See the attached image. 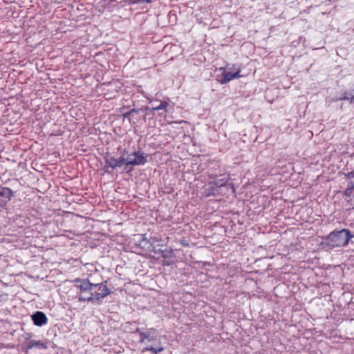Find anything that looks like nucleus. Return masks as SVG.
I'll use <instances>...</instances> for the list:
<instances>
[{"label": "nucleus", "instance_id": "obj_1", "mask_svg": "<svg viewBox=\"0 0 354 354\" xmlns=\"http://www.w3.org/2000/svg\"><path fill=\"white\" fill-rule=\"evenodd\" d=\"M75 286L78 290V300L87 301L94 305H101L102 299L110 295L111 290L106 286L107 281L93 283L88 279L77 278Z\"/></svg>", "mask_w": 354, "mask_h": 354}, {"label": "nucleus", "instance_id": "obj_2", "mask_svg": "<svg viewBox=\"0 0 354 354\" xmlns=\"http://www.w3.org/2000/svg\"><path fill=\"white\" fill-rule=\"evenodd\" d=\"M353 236L354 235L351 234L350 230L347 229L334 230L325 237L323 244L329 248L344 247Z\"/></svg>", "mask_w": 354, "mask_h": 354}, {"label": "nucleus", "instance_id": "obj_3", "mask_svg": "<svg viewBox=\"0 0 354 354\" xmlns=\"http://www.w3.org/2000/svg\"><path fill=\"white\" fill-rule=\"evenodd\" d=\"M221 176H223L222 178H218V176L217 174H209L208 176L212 180L209 183V185H214L218 188L230 185L232 188H234L232 184H229V181L230 180V176L228 174Z\"/></svg>", "mask_w": 354, "mask_h": 354}, {"label": "nucleus", "instance_id": "obj_4", "mask_svg": "<svg viewBox=\"0 0 354 354\" xmlns=\"http://www.w3.org/2000/svg\"><path fill=\"white\" fill-rule=\"evenodd\" d=\"M105 165L104 168L106 169V172L110 173L109 171V168H111L112 170L115 169L116 167H120L125 162V158L124 156H120L118 158H115L113 156L107 155L104 158Z\"/></svg>", "mask_w": 354, "mask_h": 354}, {"label": "nucleus", "instance_id": "obj_5", "mask_svg": "<svg viewBox=\"0 0 354 354\" xmlns=\"http://www.w3.org/2000/svg\"><path fill=\"white\" fill-rule=\"evenodd\" d=\"M219 70L223 71V73L220 75V79L218 80L221 84H227L231 80L239 78L242 76L240 75V68H239L235 73L227 72L225 71V68L223 67L220 68Z\"/></svg>", "mask_w": 354, "mask_h": 354}, {"label": "nucleus", "instance_id": "obj_6", "mask_svg": "<svg viewBox=\"0 0 354 354\" xmlns=\"http://www.w3.org/2000/svg\"><path fill=\"white\" fill-rule=\"evenodd\" d=\"M13 196V191L7 187H0V208L6 206Z\"/></svg>", "mask_w": 354, "mask_h": 354}, {"label": "nucleus", "instance_id": "obj_7", "mask_svg": "<svg viewBox=\"0 0 354 354\" xmlns=\"http://www.w3.org/2000/svg\"><path fill=\"white\" fill-rule=\"evenodd\" d=\"M133 160H129L128 164L131 165H144L147 162V155L140 151H135L132 153Z\"/></svg>", "mask_w": 354, "mask_h": 354}, {"label": "nucleus", "instance_id": "obj_8", "mask_svg": "<svg viewBox=\"0 0 354 354\" xmlns=\"http://www.w3.org/2000/svg\"><path fill=\"white\" fill-rule=\"evenodd\" d=\"M160 252L162 254V257L164 259L162 261L163 266H170L174 263V258L176 256L173 250H160Z\"/></svg>", "mask_w": 354, "mask_h": 354}, {"label": "nucleus", "instance_id": "obj_9", "mask_svg": "<svg viewBox=\"0 0 354 354\" xmlns=\"http://www.w3.org/2000/svg\"><path fill=\"white\" fill-rule=\"evenodd\" d=\"M32 321L34 324L37 326H42L48 322V318L44 313L41 311H37L31 315Z\"/></svg>", "mask_w": 354, "mask_h": 354}, {"label": "nucleus", "instance_id": "obj_10", "mask_svg": "<svg viewBox=\"0 0 354 354\" xmlns=\"http://www.w3.org/2000/svg\"><path fill=\"white\" fill-rule=\"evenodd\" d=\"M155 333L156 330L154 328H149L146 331L140 332V342L143 343L145 339H147L149 342L154 340L156 339Z\"/></svg>", "mask_w": 354, "mask_h": 354}, {"label": "nucleus", "instance_id": "obj_11", "mask_svg": "<svg viewBox=\"0 0 354 354\" xmlns=\"http://www.w3.org/2000/svg\"><path fill=\"white\" fill-rule=\"evenodd\" d=\"M33 347H37V348H39L40 349H44V348H46L47 346H46V344L44 343L41 340L31 339V340H30L28 342V344L26 346V348L27 349H31Z\"/></svg>", "mask_w": 354, "mask_h": 354}, {"label": "nucleus", "instance_id": "obj_12", "mask_svg": "<svg viewBox=\"0 0 354 354\" xmlns=\"http://www.w3.org/2000/svg\"><path fill=\"white\" fill-rule=\"evenodd\" d=\"M208 185L209 186L208 188H207L205 189V192L207 194V195L209 196V195H213V196H215L216 194H218V187H217L216 186L214 185Z\"/></svg>", "mask_w": 354, "mask_h": 354}, {"label": "nucleus", "instance_id": "obj_13", "mask_svg": "<svg viewBox=\"0 0 354 354\" xmlns=\"http://www.w3.org/2000/svg\"><path fill=\"white\" fill-rule=\"evenodd\" d=\"M163 350H164V348L162 346H159V347L150 346V347L144 348L142 350V352L145 353L147 351H150L153 352V353H158L162 351Z\"/></svg>", "mask_w": 354, "mask_h": 354}, {"label": "nucleus", "instance_id": "obj_14", "mask_svg": "<svg viewBox=\"0 0 354 354\" xmlns=\"http://www.w3.org/2000/svg\"><path fill=\"white\" fill-rule=\"evenodd\" d=\"M354 190V183H348V187L344 190V195L347 197H350L353 194Z\"/></svg>", "mask_w": 354, "mask_h": 354}, {"label": "nucleus", "instance_id": "obj_15", "mask_svg": "<svg viewBox=\"0 0 354 354\" xmlns=\"http://www.w3.org/2000/svg\"><path fill=\"white\" fill-rule=\"evenodd\" d=\"M169 106V103L166 101H162L160 102V104L158 106H156L154 107V109L156 111H159V110H164V111H167V107Z\"/></svg>", "mask_w": 354, "mask_h": 354}, {"label": "nucleus", "instance_id": "obj_16", "mask_svg": "<svg viewBox=\"0 0 354 354\" xmlns=\"http://www.w3.org/2000/svg\"><path fill=\"white\" fill-rule=\"evenodd\" d=\"M138 111H139V110H138V109H131L130 111H127V112L124 113L123 114V117H124V118H129V116H130L133 113H138Z\"/></svg>", "mask_w": 354, "mask_h": 354}, {"label": "nucleus", "instance_id": "obj_17", "mask_svg": "<svg viewBox=\"0 0 354 354\" xmlns=\"http://www.w3.org/2000/svg\"><path fill=\"white\" fill-rule=\"evenodd\" d=\"M349 100V96L348 95V93L346 92L344 93L343 94L341 95V96L335 100V101H337V100Z\"/></svg>", "mask_w": 354, "mask_h": 354}, {"label": "nucleus", "instance_id": "obj_18", "mask_svg": "<svg viewBox=\"0 0 354 354\" xmlns=\"http://www.w3.org/2000/svg\"><path fill=\"white\" fill-rule=\"evenodd\" d=\"M129 160H133V155H132V153H130V154H129V155L127 156V159H125V162H124V164H125L127 166H128V165H131V164H128Z\"/></svg>", "mask_w": 354, "mask_h": 354}, {"label": "nucleus", "instance_id": "obj_19", "mask_svg": "<svg viewBox=\"0 0 354 354\" xmlns=\"http://www.w3.org/2000/svg\"><path fill=\"white\" fill-rule=\"evenodd\" d=\"M145 111L147 112V114H153L154 111H156L154 107L151 108L149 106L145 107Z\"/></svg>", "mask_w": 354, "mask_h": 354}, {"label": "nucleus", "instance_id": "obj_20", "mask_svg": "<svg viewBox=\"0 0 354 354\" xmlns=\"http://www.w3.org/2000/svg\"><path fill=\"white\" fill-rule=\"evenodd\" d=\"M346 178H348L349 179L354 178V170H353V171H351L350 172H348L346 174Z\"/></svg>", "mask_w": 354, "mask_h": 354}, {"label": "nucleus", "instance_id": "obj_21", "mask_svg": "<svg viewBox=\"0 0 354 354\" xmlns=\"http://www.w3.org/2000/svg\"><path fill=\"white\" fill-rule=\"evenodd\" d=\"M350 101V103H354V95H352L351 97H349V100Z\"/></svg>", "mask_w": 354, "mask_h": 354}, {"label": "nucleus", "instance_id": "obj_22", "mask_svg": "<svg viewBox=\"0 0 354 354\" xmlns=\"http://www.w3.org/2000/svg\"><path fill=\"white\" fill-rule=\"evenodd\" d=\"M140 332H142V331L141 330V329H140V328H137L136 329V330H135V332H134V333H139V334H140Z\"/></svg>", "mask_w": 354, "mask_h": 354}, {"label": "nucleus", "instance_id": "obj_23", "mask_svg": "<svg viewBox=\"0 0 354 354\" xmlns=\"http://www.w3.org/2000/svg\"><path fill=\"white\" fill-rule=\"evenodd\" d=\"M183 245H187V243H185V242H183Z\"/></svg>", "mask_w": 354, "mask_h": 354}, {"label": "nucleus", "instance_id": "obj_24", "mask_svg": "<svg viewBox=\"0 0 354 354\" xmlns=\"http://www.w3.org/2000/svg\"><path fill=\"white\" fill-rule=\"evenodd\" d=\"M183 245H187V243H185V242H183Z\"/></svg>", "mask_w": 354, "mask_h": 354}]
</instances>
